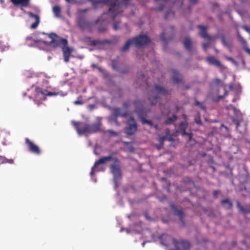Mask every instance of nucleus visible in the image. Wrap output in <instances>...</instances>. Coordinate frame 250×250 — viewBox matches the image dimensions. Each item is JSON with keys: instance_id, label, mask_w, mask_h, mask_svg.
Returning a JSON list of instances; mask_svg holds the SVG:
<instances>
[{"instance_id": "nucleus-1", "label": "nucleus", "mask_w": 250, "mask_h": 250, "mask_svg": "<svg viewBox=\"0 0 250 250\" xmlns=\"http://www.w3.org/2000/svg\"><path fill=\"white\" fill-rule=\"evenodd\" d=\"M111 160L113 161L114 163L110 165V168L111 172L113 175L115 184L116 185L117 181L122 178V172L120 167L119 160L116 157H112L111 155L101 157L98 160L96 161L94 166L91 168L90 175L93 176L96 171H99L96 169L98 165L105 164Z\"/></svg>"}, {"instance_id": "nucleus-2", "label": "nucleus", "mask_w": 250, "mask_h": 250, "mask_svg": "<svg viewBox=\"0 0 250 250\" xmlns=\"http://www.w3.org/2000/svg\"><path fill=\"white\" fill-rule=\"evenodd\" d=\"M72 124L74 126L79 135L97 132L100 131L102 125L101 122L93 124H87L83 122L72 121Z\"/></svg>"}, {"instance_id": "nucleus-3", "label": "nucleus", "mask_w": 250, "mask_h": 250, "mask_svg": "<svg viewBox=\"0 0 250 250\" xmlns=\"http://www.w3.org/2000/svg\"><path fill=\"white\" fill-rule=\"evenodd\" d=\"M150 42V39L146 35L141 34L127 40L121 48V51L122 52L127 51L131 44H134L137 47H140L148 44Z\"/></svg>"}, {"instance_id": "nucleus-4", "label": "nucleus", "mask_w": 250, "mask_h": 250, "mask_svg": "<svg viewBox=\"0 0 250 250\" xmlns=\"http://www.w3.org/2000/svg\"><path fill=\"white\" fill-rule=\"evenodd\" d=\"M134 104L135 105V112L141 119L142 123L143 124H147L150 126H152L153 123L152 122L146 120L145 118L148 112V110L144 107L143 101L136 100L134 102Z\"/></svg>"}, {"instance_id": "nucleus-5", "label": "nucleus", "mask_w": 250, "mask_h": 250, "mask_svg": "<svg viewBox=\"0 0 250 250\" xmlns=\"http://www.w3.org/2000/svg\"><path fill=\"white\" fill-rule=\"evenodd\" d=\"M158 94L167 96L169 94V92L165 87L159 84H155L154 89L151 91L148 97V100L151 105L156 104L159 101L160 97Z\"/></svg>"}, {"instance_id": "nucleus-6", "label": "nucleus", "mask_w": 250, "mask_h": 250, "mask_svg": "<svg viewBox=\"0 0 250 250\" xmlns=\"http://www.w3.org/2000/svg\"><path fill=\"white\" fill-rule=\"evenodd\" d=\"M95 3H102L109 6L108 11L111 14L113 19L120 13L118 10L120 3L118 0H96Z\"/></svg>"}, {"instance_id": "nucleus-7", "label": "nucleus", "mask_w": 250, "mask_h": 250, "mask_svg": "<svg viewBox=\"0 0 250 250\" xmlns=\"http://www.w3.org/2000/svg\"><path fill=\"white\" fill-rule=\"evenodd\" d=\"M99 21V20H97L94 23L89 22L87 21L83 16H80L77 19V24L81 30H84L86 29L89 32H91L93 25L97 24Z\"/></svg>"}, {"instance_id": "nucleus-8", "label": "nucleus", "mask_w": 250, "mask_h": 250, "mask_svg": "<svg viewBox=\"0 0 250 250\" xmlns=\"http://www.w3.org/2000/svg\"><path fill=\"white\" fill-rule=\"evenodd\" d=\"M164 237L171 240L173 242V245L176 248V250H189L190 245L188 241H178L175 238L171 236H165Z\"/></svg>"}, {"instance_id": "nucleus-9", "label": "nucleus", "mask_w": 250, "mask_h": 250, "mask_svg": "<svg viewBox=\"0 0 250 250\" xmlns=\"http://www.w3.org/2000/svg\"><path fill=\"white\" fill-rule=\"evenodd\" d=\"M126 125L125 128L126 135L131 136L134 134L137 131V125L134 117H130L126 122Z\"/></svg>"}, {"instance_id": "nucleus-10", "label": "nucleus", "mask_w": 250, "mask_h": 250, "mask_svg": "<svg viewBox=\"0 0 250 250\" xmlns=\"http://www.w3.org/2000/svg\"><path fill=\"white\" fill-rule=\"evenodd\" d=\"M49 37L52 39L51 42L54 43L57 46L65 47L67 46L68 42L65 39L58 37L57 39H54V37H57V36L55 33H51Z\"/></svg>"}, {"instance_id": "nucleus-11", "label": "nucleus", "mask_w": 250, "mask_h": 250, "mask_svg": "<svg viewBox=\"0 0 250 250\" xmlns=\"http://www.w3.org/2000/svg\"><path fill=\"white\" fill-rule=\"evenodd\" d=\"M25 142L27 146L28 150L32 153L40 155L41 154V150L39 146L34 144L28 138H26L25 139Z\"/></svg>"}, {"instance_id": "nucleus-12", "label": "nucleus", "mask_w": 250, "mask_h": 250, "mask_svg": "<svg viewBox=\"0 0 250 250\" xmlns=\"http://www.w3.org/2000/svg\"><path fill=\"white\" fill-rule=\"evenodd\" d=\"M170 208L173 211L174 214L179 217L180 220L184 223L183 218L185 216V214L182 209H178L176 208L175 205L173 204L170 205Z\"/></svg>"}, {"instance_id": "nucleus-13", "label": "nucleus", "mask_w": 250, "mask_h": 250, "mask_svg": "<svg viewBox=\"0 0 250 250\" xmlns=\"http://www.w3.org/2000/svg\"><path fill=\"white\" fill-rule=\"evenodd\" d=\"M13 4L16 6H20L21 9L22 7H28L30 5V0H10Z\"/></svg>"}, {"instance_id": "nucleus-14", "label": "nucleus", "mask_w": 250, "mask_h": 250, "mask_svg": "<svg viewBox=\"0 0 250 250\" xmlns=\"http://www.w3.org/2000/svg\"><path fill=\"white\" fill-rule=\"evenodd\" d=\"M27 13L30 18H34L35 20V21L31 24V28L32 29L36 28L39 25L40 21L39 16L37 14H34L31 12H28Z\"/></svg>"}, {"instance_id": "nucleus-15", "label": "nucleus", "mask_w": 250, "mask_h": 250, "mask_svg": "<svg viewBox=\"0 0 250 250\" xmlns=\"http://www.w3.org/2000/svg\"><path fill=\"white\" fill-rule=\"evenodd\" d=\"M197 28L200 29L199 35L200 37L206 38L208 40H210L211 39V38L207 33V27L206 26L199 25L197 26Z\"/></svg>"}, {"instance_id": "nucleus-16", "label": "nucleus", "mask_w": 250, "mask_h": 250, "mask_svg": "<svg viewBox=\"0 0 250 250\" xmlns=\"http://www.w3.org/2000/svg\"><path fill=\"white\" fill-rule=\"evenodd\" d=\"M171 80L173 83L178 84L182 82V79L180 77L179 72L176 70H172Z\"/></svg>"}, {"instance_id": "nucleus-17", "label": "nucleus", "mask_w": 250, "mask_h": 250, "mask_svg": "<svg viewBox=\"0 0 250 250\" xmlns=\"http://www.w3.org/2000/svg\"><path fill=\"white\" fill-rule=\"evenodd\" d=\"M129 112L125 111L124 112H121V109L120 108H115L113 109V114L115 117H122L126 118L128 116Z\"/></svg>"}, {"instance_id": "nucleus-18", "label": "nucleus", "mask_w": 250, "mask_h": 250, "mask_svg": "<svg viewBox=\"0 0 250 250\" xmlns=\"http://www.w3.org/2000/svg\"><path fill=\"white\" fill-rule=\"evenodd\" d=\"M62 50L63 51L64 61L65 62H69V57L71 54V50L67 46L65 47H62Z\"/></svg>"}, {"instance_id": "nucleus-19", "label": "nucleus", "mask_w": 250, "mask_h": 250, "mask_svg": "<svg viewBox=\"0 0 250 250\" xmlns=\"http://www.w3.org/2000/svg\"><path fill=\"white\" fill-rule=\"evenodd\" d=\"M183 44L186 50H187L189 52H192V43L189 38L187 37L184 40Z\"/></svg>"}, {"instance_id": "nucleus-20", "label": "nucleus", "mask_w": 250, "mask_h": 250, "mask_svg": "<svg viewBox=\"0 0 250 250\" xmlns=\"http://www.w3.org/2000/svg\"><path fill=\"white\" fill-rule=\"evenodd\" d=\"M41 42V40H35L30 36L27 37L25 40V43L29 46H33L35 44L39 43Z\"/></svg>"}, {"instance_id": "nucleus-21", "label": "nucleus", "mask_w": 250, "mask_h": 250, "mask_svg": "<svg viewBox=\"0 0 250 250\" xmlns=\"http://www.w3.org/2000/svg\"><path fill=\"white\" fill-rule=\"evenodd\" d=\"M165 236H169L167 234H163L160 237L161 244L166 247L170 246L171 245H173V242L171 240L168 239H166L164 237Z\"/></svg>"}, {"instance_id": "nucleus-22", "label": "nucleus", "mask_w": 250, "mask_h": 250, "mask_svg": "<svg viewBox=\"0 0 250 250\" xmlns=\"http://www.w3.org/2000/svg\"><path fill=\"white\" fill-rule=\"evenodd\" d=\"M137 81L140 83V84L144 85L145 84L147 85L144 74L142 72H139L137 73Z\"/></svg>"}, {"instance_id": "nucleus-23", "label": "nucleus", "mask_w": 250, "mask_h": 250, "mask_svg": "<svg viewBox=\"0 0 250 250\" xmlns=\"http://www.w3.org/2000/svg\"><path fill=\"white\" fill-rule=\"evenodd\" d=\"M206 61L209 64H213L217 66H220L221 65L220 62L212 56L207 57L206 58Z\"/></svg>"}, {"instance_id": "nucleus-24", "label": "nucleus", "mask_w": 250, "mask_h": 250, "mask_svg": "<svg viewBox=\"0 0 250 250\" xmlns=\"http://www.w3.org/2000/svg\"><path fill=\"white\" fill-rule=\"evenodd\" d=\"M36 92L38 96L40 95H42L43 96L42 99L45 100L46 99L45 96H47V93L48 92V90L46 89H43L40 87H37L36 88Z\"/></svg>"}, {"instance_id": "nucleus-25", "label": "nucleus", "mask_w": 250, "mask_h": 250, "mask_svg": "<svg viewBox=\"0 0 250 250\" xmlns=\"http://www.w3.org/2000/svg\"><path fill=\"white\" fill-rule=\"evenodd\" d=\"M177 119V116L174 114L171 117L167 118L165 121V124L167 125L173 124Z\"/></svg>"}, {"instance_id": "nucleus-26", "label": "nucleus", "mask_w": 250, "mask_h": 250, "mask_svg": "<svg viewBox=\"0 0 250 250\" xmlns=\"http://www.w3.org/2000/svg\"><path fill=\"white\" fill-rule=\"evenodd\" d=\"M221 203L227 209H230L232 207V203L227 199L222 200Z\"/></svg>"}, {"instance_id": "nucleus-27", "label": "nucleus", "mask_w": 250, "mask_h": 250, "mask_svg": "<svg viewBox=\"0 0 250 250\" xmlns=\"http://www.w3.org/2000/svg\"><path fill=\"white\" fill-rule=\"evenodd\" d=\"M109 41L108 40H94L91 41V44L93 46H96L99 44H104L105 43H109Z\"/></svg>"}, {"instance_id": "nucleus-28", "label": "nucleus", "mask_w": 250, "mask_h": 250, "mask_svg": "<svg viewBox=\"0 0 250 250\" xmlns=\"http://www.w3.org/2000/svg\"><path fill=\"white\" fill-rule=\"evenodd\" d=\"M53 12L55 17L57 18L61 17V8L59 5H55L53 7L52 9Z\"/></svg>"}, {"instance_id": "nucleus-29", "label": "nucleus", "mask_w": 250, "mask_h": 250, "mask_svg": "<svg viewBox=\"0 0 250 250\" xmlns=\"http://www.w3.org/2000/svg\"><path fill=\"white\" fill-rule=\"evenodd\" d=\"M221 39L222 41V42L224 46L228 48L230 47V44L226 41L225 36L224 35H222L221 36Z\"/></svg>"}, {"instance_id": "nucleus-30", "label": "nucleus", "mask_w": 250, "mask_h": 250, "mask_svg": "<svg viewBox=\"0 0 250 250\" xmlns=\"http://www.w3.org/2000/svg\"><path fill=\"white\" fill-rule=\"evenodd\" d=\"M194 122L196 124H197V125H202V121L201 120V118H200V113H198L195 116V117H194Z\"/></svg>"}, {"instance_id": "nucleus-31", "label": "nucleus", "mask_w": 250, "mask_h": 250, "mask_svg": "<svg viewBox=\"0 0 250 250\" xmlns=\"http://www.w3.org/2000/svg\"><path fill=\"white\" fill-rule=\"evenodd\" d=\"M188 126V123L186 122H182L179 124L180 131L182 130H186Z\"/></svg>"}, {"instance_id": "nucleus-32", "label": "nucleus", "mask_w": 250, "mask_h": 250, "mask_svg": "<svg viewBox=\"0 0 250 250\" xmlns=\"http://www.w3.org/2000/svg\"><path fill=\"white\" fill-rule=\"evenodd\" d=\"M240 209L245 215H246L248 213H250V208H245L242 206H240Z\"/></svg>"}, {"instance_id": "nucleus-33", "label": "nucleus", "mask_w": 250, "mask_h": 250, "mask_svg": "<svg viewBox=\"0 0 250 250\" xmlns=\"http://www.w3.org/2000/svg\"><path fill=\"white\" fill-rule=\"evenodd\" d=\"M172 36L169 38L168 39H167L165 37V34L164 32L162 33L161 35V38L163 42L165 43H167L171 39Z\"/></svg>"}, {"instance_id": "nucleus-34", "label": "nucleus", "mask_w": 250, "mask_h": 250, "mask_svg": "<svg viewBox=\"0 0 250 250\" xmlns=\"http://www.w3.org/2000/svg\"><path fill=\"white\" fill-rule=\"evenodd\" d=\"M82 96H80L78 97L77 100L74 102V104L76 105H82L83 104V102L82 101Z\"/></svg>"}, {"instance_id": "nucleus-35", "label": "nucleus", "mask_w": 250, "mask_h": 250, "mask_svg": "<svg viewBox=\"0 0 250 250\" xmlns=\"http://www.w3.org/2000/svg\"><path fill=\"white\" fill-rule=\"evenodd\" d=\"M118 62L117 60H112V67L114 69L116 70H118Z\"/></svg>"}, {"instance_id": "nucleus-36", "label": "nucleus", "mask_w": 250, "mask_h": 250, "mask_svg": "<svg viewBox=\"0 0 250 250\" xmlns=\"http://www.w3.org/2000/svg\"><path fill=\"white\" fill-rule=\"evenodd\" d=\"M210 44V42H204V43H202V48H203V49L206 51L207 50V48H208V47L209 46Z\"/></svg>"}, {"instance_id": "nucleus-37", "label": "nucleus", "mask_w": 250, "mask_h": 250, "mask_svg": "<svg viewBox=\"0 0 250 250\" xmlns=\"http://www.w3.org/2000/svg\"><path fill=\"white\" fill-rule=\"evenodd\" d=\"M106 132H108L109 134L112 136H116L118 135V133L112 130H107Z\"/></svg>"}, {"instance_id": "nucleus-38", "label": "nucleus", "mask_w": 250, "mask_h": 250, "mask_svg": "<svg viewBox=\"0 0 250 250\" xmlns=\"http://www.w3.org/2000/svg\"><path fill=\"white\" fill-rule=\"evenodd\" d=\"M106 30V28L104 26L100 27L98 28V32L100 33H103L104 31H105Z\"/></svg>"}, {"instance_id": "nucleus-39", "label": "nucleus", "mask_w": 250, "mask_h": 250, "mask_svg": "<svg viewBox=\"0 0 250 250\" xmlns=\"http://www.w3.org/2000/svg\"><path fill=\"white\" fill-rule=\"evenodd\" d=\"M213 83L215 84L218 85L222 83V81L220 79L216 78L214 80Z\"/></svg>"}, {"instance_id": "nucleus-40", "label": "nucleus", "mask_w": 250, "mask_h": 250, "mask_svg": "<svg viewBox=\"0 0 250 250\" xmlns=\"http://www.w3.org/2000/svg\"><path fill=\"white\" fill-rule=\"evenodd\" d=\"M123 107L125 109L128 108V107L129 106V101H125L123 103Z\"/></svg>"}, {"instance_id": "nucleus-41", "label": "nucleus", "mask_w": 250, "mask_h": 250, "mask_svg": "<svg viewBox=\"0 0 250 250\" xmlns=\"http://www.w3.org/2000/svg\"><path fill=\"white\" fill-rule=\"evenodd\" d=\"M58 94V93H57V92H49L48 91V92L47 93V96H57Z\"/></svg>"}, {"instance_id": "nucleus-42", "label": "nucleus", "mask_w": 250, "mask_h": 250, "mask_svg": "<svg viewBox=\"0 0 250 250\" xmlns=\"http://www.w3.org/2000/svg\"><path fill=\"white\" fill-rule=\"evenodd\" d=\"M219 191L218 190H214L212 192L213 198L216 199L217 198L218 194H219Z\"/></svg>"}, {"instance_id": "nucleus-43", "label": "nucleus", "mask_w": 250, "mask_h": 250, "mask_svg": "<svg viewBox=\"0 0 250 250\" xmlns=\"http://www.w3.org/2000/svg\"><path fill=\"white\" fill-rule=\"evenodd\" d=\"M113 28L114 30H115V31L117 30L119 28V23H118V22L114 23L113 24Z\"/></svg>"}, {"instance_id": "nucleus-44", "label": "nucleus", "mask_w": 250, "mask_h": 250, "mask_svg": "<svg viewBox=\"0 0 250 250\" xmlns=\"http://www.w3.org/2000/svg\"><path fill=\"white\" fill-rule=\"evenodd\" d=\"M188 137V142H190L192 140V133H188L187 135Z\"/></svg>"}, {"instance_id": "nucleus-45", "label": "nucleus", "mask_w": 250, "mask_h": 250, "mask_svg": "<svg viewBox=\"0 0 250 250\" xmlns=\"http://www.w3.org/2000/svg\"><path fill=\"white\" fill-rule=\"evenodd\" d=\"M65 1L69 3L74 4L77 3V1L76 0H65Z\"/></svg>"}, {"instance_id": "nucleus-46", "label": "nucleus", "mask_w": 250, "mask_h": 250, "mask_svg": "<svg viewBox=\"0 0 250 250\" xmlns=\"http://www.w3.org/2000/svg\"><path fill=\"white\" fill-rule=\"evenodd\" d=\"M181 134L182 135H187V134L188 133V132H186V130H182L180 131Z\"/></svg>"}, {"instance_id": "nucleus-47", "label": "nucleus", "mask_w": 250, "mask_h": 250, "mask_svg": "<svg viewBox=\"0 0 250 250\" xmlns=\"http://www.w3.org/2000/svg\"><path fill=\"white\" fill-rule=\"evenodd\" d=\"M224 95H220V96H218L217 97V99H216V101H219L221 100H222V99H223L224 98Z\"/></svg>"}, {"instance_id": "nucleus-48", "label": "nucleus", "mask_w": 250, "mask_h": 250, "mask_svg": "<svg viewBox=\"0 0 250 250\" xmlns=\"http://www.w3.org/2000/svg\"><path fill=\"white\" fill-rule=\"evenodd\" d=\"M165 137L163 136V137H162L160 138V141L162 145H163V142L165 141Z\"/></svg>"}, {"instance_id": "nucleus-49", "label": "nucleus", "mask_w": 250, "mask_h": 250, "mask_svg": "<svg viewBox=\"0 0 250 250\" xmlns=\"http://www.w3.org/2000/svg\"><path fill=\"white\" fill-rule=\"evenodd\" d=\"M88 107L90 110H92L95 107V105L93 104H91L88 105Z\"/></svg>"}, {"instance_id": "nucleus-50", "label": "nucleus", "mask_w": 250, "mask_h": 250, "mask_svg": "<svg viewBox=\"0 0 250 250\" xmlns=\"http://www.w3.org/2000/svg\"><path fill=\"white\" fill-rule=\"evenodd\" d=\"M228 86L230 90L233 89V84L232 83H229Z\"/></svg>"}, {"instance_id": "nucleus-51", "label": "nucleus", "mask_w": 250, "mask_h": 250, "mask_svg": "<svg viewBox=\"0 0 250 250\" xmlns=\"http://www.w3.org/2000/svg\"><path fill=\"white\" fill-rule=\"evenodd\" d=\"M195 104V105L196 106H199L201 105V104L199 101L196 100L195 102V104Z\"/></svg>"}, {"instance_id": "nucleus-52", "label": "nucleus", "mask_w": 250, "mask_h": 250, "mask_svg": "<svg viewBox=\"0 0 250 250\" xmlns=\"http://www.w3.org/2000/svg\"><path fill=\"white\" fill-rule=\"evenodd\" d=\"M6 162H8L10 164H12V163H13L14 161L13 159L6 160Z\"/></svg>"}, {"instance_id": "nucleus-53", "label": "nucleus", "mask_w": 250, "mask_h": 250, "mask_svg": "<svg viewBox=\"0 0 250 250\" xmlns=\"http://www.w3.org/2000/svg\"><path fill=\"white\" fill-rule=\"evenodd\" d=\"M225 87H226V85H224V89H225V92H224V97L227 96L228 94V92L226 90Z\"/></svg>"}, {"instance_id": "nucleus-54", "label": "nucleus", "mask_w": 250, "mask_h": 250, "mask_svg": "<svg viewBox=\"0 0 250 250\" xmlns=\"http://www.w3.org/2000/svg\"><path fill=\"white\" fill-rule=\"evenodd\" d=\"M199 106L202 109H203V110L206 109V107L202 104H201V105Z\"/></svg>"}, {"instance_id": "nucleus-55", "label": "nucleus", "mask_w": 250, "mask_h": 250, "mask_svg": "<svg viewBox=\"0 0 250 250\" xmlns=\"http://www.w3.org/2000/svg\"><path fill=\"white\" fill-rule=\"evenodd\" d=\"M245 50L249 55H250V49L247 48L245 49Z\"/></svg>"}, {"instance_id": "nucleus-56", "label": "nucleus", "mask_w": 250, "mask_h": 250, "mask_svg": "<svg viewBox=\"0 0 250 250\" xmlns=\"http://www.w3.org/2000/svg\"><path fill=\"white\" fill-rule=\"evenodd\" d=\"M197 1V0H190V3L192 4L195 3Z\"/></svg>"}, {"instance_id": "nucleus-57", "label": "nucleus", "mask_w": 250, "mask_h": 250, "mask_svg": "<svg viewBox=\"0 0 250 250\" xmlns=\"http://www.w3.org/2000/svg\"><path fill=\"white\" fill-rule=\"evenodd\" d=\"M239 126V123L238 122H237L236 124V128L237 129H238Z\"/></svg>"}, {"instance_id": "nucleus-58", "label": "nucleus", "mask_w": 250, "mask_h": 250, "mask_svg": "<svg viewBox=\"0 0 250 250\" xmlns=\"http://www.w3.org/2000/svg\"><path fill=\"white\" fill-rule=\"evenodd\" d=\"M0 3L3 5L4 4V0H0Z\"/></svg>"}, {"instance_id": "nucleus-59", "label": "nucleus", "mask_w": 250, "mask_h": 250, "mask_svg": "<svg viewBox=\"0 0 250 250\" xmlns=\"http://www.w3.org/2000/svg\"><path fill=\"white\" fill-rule=\"evenodd\" d=\"M163 8H164V6H161L158 10L159 11H162L163 9Z\"/></svg>"}, {"instance_id": "nucleus-60", "label": "nucleus", "mask_w": 250, "mask_h": 250, "mask_svg": "<svg viewBox=\"0 0 250 250\" xmlns=\"http://www.w3.org/2000/svg\"><path fill=\"white\" fill-rule=\"evenodd\" d=\"M236 245V243L235 241L232 242V246H235Z\"/></svg>"}, {"instance_id": "nucleus-61", "label": "nucleus", "mask_w": 250, "mask_h": 250, "mask_svg": "<svg viewBox=\"0 0 250 250\" xmlns=\"http://www.w3.org/2000/svg\"><path fill=\"white\" fill-rule=\"evenodd\" d=\"M97 69L98 70H99L100 71H102V69L100 67H99V66L97 67Z\"/></svg>"}, {"instance_id": "nucleus-62", "label": "nucleus", "mask_w": 250, "mask_h": 250, "mask_svg": "<svg viewBox=\"0 0 250 250\" xmlns=\"http://www.w3.org/2000/svg\"><path fill=\"white\" fill-rule=\"evenodd\" d=\"M170 28H171V29L172 31L174 32V26H171L170 27Z\"/></svg>"}, {"instance_id": "nucleus-63", "label": "nucleus", "mask_w": 250, "mask_h": 250, "mask_svg": "<svg viewBox=\"0 0 250 250\" xmlns=\"http://www.w3.org/2000/svg\"><path fill=\"white\" fill-rule=\"evenodd\" d=\"M206 155V153H205V152H203V153H202L201 154V156H202V157H205Z\"/></svg>"}, {"instance_id": "nucleus-64", "label": "nucleus", "mask_w": 250, "mask_h": 250, "mask_svg": "<svg viewBox=\"0 0 250 250\" xmlns=\"http://www.w3.org/2000/svg\"><path fill=\"white\" fill-rule=\"evenodd\" d=\"M92 66L93 67H95V68H97V67H98V66H97L96 64H93L92 65Z\"/></svg>"}]
</instances>
